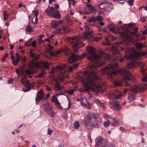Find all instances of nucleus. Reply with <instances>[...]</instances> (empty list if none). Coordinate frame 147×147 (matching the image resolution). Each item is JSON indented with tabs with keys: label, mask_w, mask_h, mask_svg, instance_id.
Wrapping results in <instances>:
<instances>
[{
	"label": "nucleus",
	"mask_w": 147,
	"mask_h": 147,
	"mask_svg": "<svg viewBox=\"0 0 147 147\" xmlns=\"http://www.w3.org/2000/svg\"><path fill=\"white\" fill-rule=\"evenodd\" d=\"M86 50L89 55L88 59L94 64L88 66V70L84 72L83 74L84 78L82 79V82L88 92L91 90L93 92H98L101 90V87L96 83L99 78L95 70L99 66L105 64V62L100 63L102 58L108 59L110 56L102 51L100 52V55H96L95 49L92 47H88Z\"/></svg>",
	"instance_id": "nucleus-1"
},
{
	"label": "nucleus",
	"mask_w": 147,
	"mask_h": 147,
	"mask_svg": "<svg viewBox=\"0 0 147 147\" xmlns=\"http://www.w3.org/2000/svg\"><path fill=\"white\" fill-rule=\"evenodd\" d=\"M117 66L118 64L117 63L110 64L108 66L102 69L100 73L102 75L108 74L110 76L113 75H115L117 73H119L123 76L122 81L125 82L126 86L130 85L128 81L131 80L133 82L136 81L135 79L129 71L125 69H117Z\"/></svg>",
	"instance_id": "nucleus-2"
},
{
	"label": "nucleus",
	"mask_w": 147,
	"mask_h": 147,
	"mask_svg": "<svg viewBox=\"0 0 147 147\" xmlns=\"http://www.w3.org/2000/svg\"><path fill=\"white\" fill-rule=\"evenodd\" d=\"M134 24L131 23L128 24H125L122 27L123 30L125 31L121 34V36L122 38L125 40L121 41L118 42L117 43L119 44H123L128 46L129 45L132 41V38L130 34V32L127 30L128 29L127 26L131 27L134 26Z\"/></svg>",
	"instance_id": "nucleus-3"
},
{
	"label": "nucleus",
	"mask_w": 147,
	"mask_h": 147,
	"mask_svg": "<svg viewBox=\"0 0 147 147\" xmlns=\"http://www.w3.org/2000/svg\"><path fill=\"white\" fill-rule=\"evenodd\" d=\"M84 125L85 127L90 130L91 127L98 128L99 127L100 122L98 120L97 117L93 114L90 113L86 118Z\"/></svg>",
	"instance_id": "nucleus-4"
},
{
	"label": "nucleus",
	"mask_w": 147,
	"mask_h": 147,
	"mask_svg": "<svg viewBox=\"0 0 147 147\" xmlns=\"http://www.w3.org/2000/svg\"><path fill=\"white\" fill-rule=\"evenodd\" d=\"M122 50V51L125 50L126 54L124 57L127 59H133V57L134 58H140L142 55L141 53L134 51L132 48H123Z\"/></svg>",
	"instance_id": "nucleus-5"
},
{
	"label": "nucleus",
	"mask_w": 147,
	"mask_h": 147,
	"mask_svg": "<svg viewBox=\"0 0 147 147\" xmlns=\"http://www.w3.org/2000/svg\"><path fill=\"white\" fill-rule=\"evenodd\" d=\"M67 67L65 64H63L61 66H57L56 68H52L51 73L52 74H54L59 75V73H60L61 77H59V78L61 81H63V78L65 76H63V72H65L64 70V69Z\"/></svg>",
	"instance_id": "nucleus-6"
},
{
	"label": "nucleus",
	"mask_w": 147,
	"mask_h": 147,
	"mask_svg": "<svg viewBox=\"0 0 147 147\" xmlns=\"http://www.w3.org/2000/svg\"><path fill=\"white\" fill-rule=\"evenodd\" d=\"M147 88V84L143 83L139 85H135L132 86L129 92L136 94L138 92L145 90Z\"/></svg>",
	"instance_id": "nucleus-7"
},
{
	"label": "nucleus",
	"mask_w": 147,
	"mask_h": 147,
	"mask_svg": "<svg viewBox=\"0 0 147 147\" xmlns=\"http://www.w3.org/2000/svg\"><path fill=\"white\" fill-rule=\"evenodd\" d=\"M81 39V38L78 37H73L71 38L70 40H75L74 42H71V43H73V47L75 52L77 51L79 47H82L84 45V44L78 41L79 40H80Z\"/></svg>",
	"instance_id": "nucleus-8"
},
{
	"label": "nucleus",
	"mask_w": 147,
	"mask_h": 147,
	"mask_svg": "<svg viewBox=\"0 0 147 147\" xmlns=\"http://www.w3.org/2000/svg\"><path fill=\"white\" fill-rule=\"evenodd\" d=\"M109 96L112 99L118 100L122 96V94L118 91L114 90L110 92Z\"/></svg>",
	"instance_id": "nucleus-9"
},
{
	"label": "nucleus",
	"mask_w": 147,
	"mask_h": 147,
	"mask_svg": "<svg viewBox=\"0 0 147 147\" xmlns=\"http://www.w3.org/2000/svg\"><path fill=\"white\" fill-rule=\"evenodd\" d=\"M86 53L82 54L80 56L76 55L73 54L72 56L70 57L68 59V61L70 63H72L76 60H79L83 58L86 55Z\"/></svg>",
	"instance_id": "nucleus-10"
},
{
	"label": "nucleus",
	"mask_w": 147,
	"mask_h": 147,
	"mask_svg": "<svg viewBox=\"0 0 147 147\" xmlns=\"http://www.w3.org/2000/svg\"><path fill=\"white\" fill-rule=\"evenodd\" d=\"M21 81L22 84L27 88L26 90H25L23 89V91L24 92H28L30 90L31 88H32V85L30 83L28 80H26L25 78H23L21 79Z\"/></svg>",
	"instance_id": "nucleus-11"
},
{
	"label": "nucleus",
	"mask_w": 147,
	"mask_h": 147,
	"mask_svg": "<svg viewBox=\"0 0 147 147\" xmlns=\"http://www.w3.org/2000/svg\"><path fill=\"white\" fill-rule=\"evenodd\" d=\"M45 111L51 117L53 118L55 115V113L49 105L46 104L45 105Z\"/></svg>",
	"instance_id": "nucleus-12"
},
{
	"label": "nucleus",
	"mask_w": 147,
	"mask_h": 147,
	"mask_svg": "<svg viewBox=\"0 0 147 147\" xmlns=\"http://www.w3.org/2000/svg\"><path fill=\"white\" fill-rule=\"evenodd\" d=\"M109 106L110 108L116 111H119L121 109V107L117 101H112L110 102Z\"/></svg>",
	"instance_id": "nucleus-13"
},
{
	"label": "nucleus",
	"mask_w": 147,
	"mask_h": 147,
	"mask_svg": "<svg viewBox=\"0 0 147 147\" xmlns=\"http://www.w3.org/2000/svg\"><path fill=\"white\" fill-rule=\"evenodd\" d=\"M51 14L54 18H60L61 16L59 12L57 11L55 8L53 7H51Z\"/></svg>",
	"instance_id": "nucleus-14"
},
{
	"label": "nucleus",
	"mask_w": 147,
	"mask_h": 147,
	"mask_svg": "<svg viewBox=\"0 0 147 147\" xmlns=\"http://www.w3.org/2000/svg\"><path fill=\"white\" fill-rule=\"evenodd\" d=\"M44 96L43 91L42 89H40L37 92V96L35 98L36 102H38L43 99Z\"/></svg>",
	"instance_id": "nucleus-15"
},
{
	"label": "nucleus",
	"mask_w": 147,
	"mask_h": 147,
	"mask_svg": "<svg viewBox=\"0 0 147 147\" xmlns=\"http://www.w3.org/2000/svg\"><path fill=\"white\" fill-rule=\"evenodd\" d=\"M40 65H43L47 69L49 68V63L47 61H42L40 63H38L36 64V66L37 67H40Z\"/></svg>",
	"instance_id": "nucleus-16"
},
{
	"label": "nucleus",
	"mask_w": 147,
	"mask_h": 147,
	"mask_svg": "<svg viewBox=\"0 0 147 147\" xmlns=\"http://www.w3.org/2000/svg\"><path fill=\"white\" fill-rule=\"evenodd\" d=\"M56 95L53 96V98L52 99V102H54L56 105H57L59 107H62L60 105V103L58 100L57 98L56 97Z\"/></svg>",
	"instance_id": "nucleus-17"
},
{
	"label": "nucleus",
	"mask_w": 147,
	"mask_h": 147,
	"mask_svg": "<svg viewBox=\"0 0 147 147\" xmlns=\"http://www.w3.org/2000/svg\"><path fill=\"white\" fill-rule=\"evenodd\" d=\"M103 140V138L101 136L98 137L95 140V145L96 146H98L101 144Z\"/></svg>",
	"instance_id": "nucleus-18"
},
{
	"label": "nucleus",
	"mask_w": 147,
	"mask_h": 147,
	"mask_svg": "<svg viewBox=\"0 0 147 147\" xmlns=\"http://www.w3.org/2000/svg\"><path fill=\"white\" fill-rule=\"evenodd\" d=\"M135 46L136 49H141L145 47L144 44L140 42H137L135 43Z\"/></svg>",
	"instance_id": "nucleus-19"
},
{
	"label": "nucleus",
	"mask_w": 147,
	"mask_h": 147,
	"mask_svg": "<svg viewBox=\"0 0 147 147\" xmlns=\"http://www.w3.org/2000/svg\"><path fill=\"white\" fill-rule=\"evenodd\" d=\"M146 70L144 69H142L141 71L143 75H145V76H144L143 78L142 79V82H147V74H146L145 73Z\"/></svg>",
	"instance_id": "nucleus-20"
},
{
	"label": "nucleus",
	"mask_w": 147,
	"mask_h": 147,
	"mask_svg": "<svg viewBox=\"0 0 147 147\" xmlns=\"http://www.w3.org/2000/svg\"><path fill=\"white\" fill-rule=\"evenodd\" d=\"M93 33L92 31H91L90 32H86L84 34V38L88 39L91 36V35Z\"/></svg>",
	"instance_id": "nucleus-21"
},
{
	"label": "nucleus",
	"mask_w": 147,
	"mask_h": 147,
	"mask_svg": "<svg viewBox=\"0 0 147 147\" xmlns=\"http://www.w3.org/2000/svg\"><path fill=\"white\" fill-rule=\"evenodd\" d=\"M78 66V64H76L73 65L71 66H70L69 67V70L70 71H72L74 69L77 68Z\"/></svg>",
	"instance_id": "nucleus-22"
},
{
	"label": "nucleus",
	"mask_w": 147,
	"mask_h": 147,
	"mask_svg": "<svg viewBox=\"0 0 147 147\" xmlns=\"http://www.w3.org/2000/svg\"><path fill=\"white\" fill-rule=\"evenodd\" d=\"M61 53V51L60 50H58L56 52L54 53L53 52H50V54L52 56H57L58 55H59Z\"/></svg>",
	"instance_id": "nucleus-23"
},
{
	"label": "nucleus",
	"mask_w": 147,
	"mask_h": 147,
	"mask_svg": "<svg viewBox=\"0 0 147 147\" xmlns=\"http://www.w3.org/2000/svg\"><path fill=\"white\" fill-rule=\"evenodd\" d=\"M122 82L121 80L117 81L114 82V85L115 86H121L122 85Z\"/></svg>",
	"instance_id": "nucleus-24"
},
{
	"label": "nucleus",
	"mask_w": 147,
	"mask_h": 147,
	"mask_svg": "<svg viewBox=\"0 0 147 147\" xmlns=\"http://www.w3.org/2000/svg\"><path fill=\"white\" fill-rule=\"evenodd\" d=\"M128 99L129 102H131L135 100V97L133 95H129L128 97Z\"/></svg>",
	"instance_id": "nucleus-25"
},
{
	"label": "nucleus",
	"mask_w": 147,
	"mask_h": 147,
	"mask_svg": "<svg viewBox=\"0 0 147 147\" xmlns=\"http://www.w3.org/2000/svg\"><path fill=\"white\" fill-rule=\"evenodd\" d=\"M112 119L113 121V122L111 123V125L113 126H116L117 125H119V123L116 120H115L113 118H112Z\"/></svg>",
	"instance_id": "nucleus-26"
},
{
	"label": "nucleus",
	"mask_w": 147,
	"mask_h": 147,
	"mask_svg": "<svg viewBox=\"0 0 147 147\" xmlns=\"http://www.w3.org/2000/svg\"><path fill=\"white\" fill-rule=\"evenodd\" d=\"M44 35H40V36L39 38L37 39L38 41L39 42V43H43L45 42V40L42 39V38L44 37Z\"/></svg>",
	"instance_id": "nucleus-27"
},
{
	"label": "nucleus",
	"mask_w": 147,
	"mask_h": 147,
	"mask_svg": "<svg viewBox=\"0 0 147 147\" xmlns=\"http://www.w3.org/2000/svg\"><path fill=\"white\" fill-rule=\"evenodd\" d=\"M108 26L110 31L113 32H114L115 29V27L113 24H111L109 25Z\"/></svg>",
	"instance_id": "nucleus-28"
},
{
	"label": "nucleus",
	"mask_w": 147,
	"mask_h": 147,
	"mask_svg": "<svg viewBox=\"0 0 147 147\" xmlns=\"http://www.w3.org/2000/svg\"><path fill=\"white\" fill-rule=\"evenodd\" d=\"M80 125L78 121H75L74 124V127L76 129H78Z\"/></svg>",
	"instance_id": "nucleus-29"
},
{
	"label": "nucleus",
	"mask_w": 147,
	"mask_h": 147,
	"mask_svg": "<svg viewBox=\"0 0 147 147\" xmlns=\"http://www.w3.org/2000/svg\"><path fill=\"white\" fill-rule=\"evenodd\" d=\"M96 17L94 16H92L91 18L88 20L89 23H90L91 22H94L96 21Z\"/></svg>",
	"instance_id": "nucleus-30"
},
{
	"label": "nucleus",
	"mask_w": 147,
	"mask_h": 147,
	"mask_svg": "<svg viewBox=\"0 0 147 147\" xmlns=\"http://www.w3.org/2000/svg\"><path fill=\"white\" fill-rule=\"evenodd\" d=\"M63 87H61L59 85H56L54 86V89L55 91H57L63 89Z\"/></svg>",
	"instance_id": "nucleus-31"
},
{
	"label": "nucleus",
	"mask_w": 147,
	"mask_h": 147,
	"mask_svg": "<svg viewBox=\"0 0 147 147\" xmlns=\"http://www.w3.org/2000/svg\"><path fill=\"white\" fill-rule=\"evenodd\" d=\"M20 61V59H17L16 58V59H14L12 61V63L14 65H17L19 62Z\"/></svg>",
	"instance_id": "nucleus-32"
},
{
	"label": "nucleus",
	"mask_w": 147,
	"mask_h": 147,
	"mask_svg": "<svg viewBox=\"0 0 147 147\" xmlns=\"http://www.w3.org/2000/svg\"><path fill=\"white\" fill-rule=\"evenodd\" d=\"M81 105L84 107L88 109H90L91 108L90 105L88 103V105L85 103H83L82 102H81Z\"/></svg>",
	"instance_id": "nucleus-33"
},
{
	"label": "nucleus",
	"mask_w": 147,
	"mask_h": 147,
	"mask_svg": "<svg viewBox=\"0 0 147 147\" xmlns=\"http://www.w3.org/2000/svg\"><path fill=\"white\" fill-rule=\"evenodd\" d=\"M138 28H135L134 30L131 33H130V36L131 35H134L136 34L138 32Z\"/></svg>",
	"instance_id": "nucleus-34"
},
{
	"label": "nucleus",
	"mask_w": 147,
	"mask_h": 147,
	"mask_svg": "<svg viewBox=\"0 0 147 147\" xmlns=\"http://www.w3.org/2000/svg\"><path fill=\"white\" fill-rule=\"evenodd\" d=\"M135 65L133 62L127 64V67L128 68L130 69L134 67Z\"/></svg>",
	"instance_id": "nucleus-35"
},
{
	"label": "nucleus",
	"mask_w": 147,
	"mask_h": 147,
	"mask_svg": "<svg viewBox=\"0 0 147 147\" xmlns=\"http://www.w3.org/2000/svg\"><path fill=\"white\" fill-rule=\"evenodd\" d=\"M49 9H47L45 10V12L47 14L51 16V7H49Z\"/></svg>",
	"instance_id": "nucleus-36"
},
{
	"label": "nucleus",
	"mask_w": 147,
	"mask_h": 147,
	"mask_svg": "<svg viewBox=\"0 0 147 147\" xmlns=\"http://www.w3.org/2000/svg\"><path fill=\"white\" fill-rule=\"evenodd\" d=\"M75 90L74 89H71L67 91V92L69 95H72L73 94Z\"/></svg>",
	"instance_id": "nucleus-37"
},
{
	"label": "nucleus",
	"mask_w": 147,
	"mask_h": 147,
	"mask_svg": "<svg viewBox=\"0 0 147 147\" xmlns=\"http://www.w3.org/2000/svg\"><path fill=\"white\" fill-rule=\"evenodd\" d=\"M3 19L5 21L9 17V15L6 13V11H5L3 13Z\"/></svg>",
	"instance_id": "nucleus-38"
},
{
	"label": "nucleus",
	"mask_w": 147,
	"mask_h": 147,
	"mask_svg": "<svg viewBox=\"0 0 147 147\" xmlns=\"http://www.w3.org/2000/svg\"><path fill=\"white\" fill-rule=\"evenodd\" d=\"M63 30L65 33L68 32L69 31L68 28L64 26H63Z\"/></svg>",
	"instance_id": "nucleus-39"
},
{
	"label": "nucleus",
	"mask_w": 147,
	"mask_h": 147,
	"mask_svg": "<svg viewBox=\"0 0 147 147\" xmlns=\"http://www.w3.org/2000/svg\"><path fill=\"white\" fill-rule=\"evenodd\" d=\"M46 71L44 69H43L42 70L41 73H40L38 76L39 77H43L44 75L45 74Z\"/></svg>",
	"instance_id": "nucleus-40"
},
{
	"label": "nucleus",
	"mask_w": 147,
	"mask_h": 147,
	"mask_svg": "<svg viewBox=\"0 0 147 147\" xmlns=\"http://www.w3.org/2000/svg\"><path fill=\"white\" fill-rule=\"evenodd\" d=\"M69 3V6L70 7L71 5H72L73 6L75 5L74 0H67Z\"/></svg>",
	"instance_id": "nucleus-41"
},
{
	"label": "nucleus",
	"mask_w": 147,
	"mask_h": 147,
	"mask_svg": "<svg viewBox=\"0 0 147 147\" xmlns=\"http://www.w3.org/2000/svg\"><path fill=\"white\" fill-rule=\"evenodd\" d=\"M89 10L90 13H92L93 12L96 13V9L94 7H91L90 8H89Z\"/></svg>",
	"instance_id": "nucleus-42"
},
{
	"label": "nucleus",
	"mask_w": 147,
	"mask_h": 147,
	"mask_svg": "<svg viewBox=\"0 0 147 147\" xmlns=\"http://www.w3.org/2000/svg\"><path fill=\"white\" fill-rule=\"evenodd\" d=\"M110 124V122L109 121H105L103 123V125L105 127H107Z\"/></svg>",
	"instance_id": "nucleus-43"
},
{
	"label": "nucleus",
	"mask_w": 147,
	"mask_h": 147,
	"mask_svg": "<svg viewBox=\"0 0 147 147\" xmlns=\"http://www.w3.org/2000/svg\"><path fill=\"white\" fill-rule=\"evenodd\" d=\"M61 29L60 28H59L57 29L54 32L55 34H60L61 31Z\"/></svg>",
	"instance_id": "nucleus-44"
},
{
	"label": "nucleus",
	"mask_w": 147,
	"mask_h": 147,
	"mask_svg": "<svg viewBox=\"0 0 147 147\" xmlns=\"http://www.w3.org/2000/svg\"><path fill=\"white\" fill-rule=\"evenodd\" d=\"M134 0H129L127 1V4L130 6L134 4Z\"/></svg>",
	"instance_id": "nucleus-45"
},
{
	"label": "nucleus",
	"mask_w": 147,
	"mask_h": 147,
	"mask_svg": "<svg viewBox=\"0 0 147 147\" xmlns=\"http://www.w3.org/2000/svg\"><path fill=\"white\" fill-rule=\"evenodd\" d=\"M26 29L27 31L28 32H32V27L30 26H28Z\"/></svg>",
	"instance_id": "nucleus-46"
},
{
	"label": "nucleus",
	"mask_w": 147,
	"mask_h": 147,
	"mask_svg": "<svg viewBox=\"0 0 147 147\" xmlns=\"http://www.w3.org/2000/svg\"><path fill=\"white\" fill-rule=\"evenodd\" d=\"M96 18V21H101L103 20L102 18L100 16H98Z\"/></svg>",
	"instance_id": "nucleus-47"
},
{
	"label": "nucleus",
	"mask_w": 147,
	"mask_h": 147,
	"mask_svg": "<svg viewBox=\"0 0 147 147\" xmlns=\"http://www.w3.org/2000/svg\"><path fill=\"white\" fill-rule=\"evenodd\" d=\"M102 38V37H95L93 39V40L95 41H97L99 40H100Z\"/></svg>",
	"instance_id": "nucleus-48"
},
{
	"label": "nucleus",
	"mask_w": 147,
	"mask_h": 147,
	"mask_svg": "<svg viewBox=\"0 0 147 147\" xmlns=\"http://www.w3.org/2000/svg\"><path fill=\"white\" fill-rule=\"evenodd\" d=\"M25 73L28 75H29L30 74H33V73L32 71H30L28 70H26L25 71Z\"/></svg>",
	"instance_id": "nucleus-49"
},
{
	"label": "nucleus",
	"mask_w": 147,
	"mask_h": 147,
	"mask_svg": "<svg viewBox=\"0 0 147 147\" xmlns=\"http://www.w3.org/2000/svg\"><path fill=\"white\" fill-rule=\"evenodd\" d=\"M140 20L141 22H144L146 20V19L145 17H141L140 18Z\"/></svg>",
	"instance_id": "nucleus-50"
},
{
	"label": "nucleus",
	"mask_w": 147,
	"mask_h": 147,
	"mask_svg": "<svg viewBox=\"0 0 147 147\" xmlns=\"http://www.w3.org/2000/svg\"><path fill=\"white\" fill-rule=\"evenodd\" d=\"M59 26V24L57 22H56L53 25L52 27L53 28H56Z\"/></svg>",
	"instance_id": "nucleus-51"
},
{
	"label": "nucleus",
	"mask_w": 147,
	"mask_h": 147,
	"mask_svg": "<svg viewBox=\"0 0 147 147\" xmlns=\"http://www.w3.org/2000/svg\"><path fill=\"white\" fill-rule=\"evenodd\" d=\"M36 40H34L33 42H32L31 45L33 47H34L36 46Z\"/></svg>",
	"instance_id": "nucleus-52"
},
{
	"label": "nucleus",
	"mask_w": 147,
	"mask_h": 147,
	"mask_svg": "<svg viewBox=\"0 0 147 147\" xmlns=\"http://www.w3.org/2000/svg\"><path fill=\"white\" fill-rule=\"evenodd\" d=\"M94 102L96 104H97L98 105L100 104V103L101 102L99 100L96 99H95L94 101Z\"/></svg>",
	"instance_id": "nucleus-53"
},
{
	"label": "nucleus",
	"mask_w": 147,
	"mask_h": 147,
	"mask_svg": "<svg viewBox=\"0 0 147 147\" xmlns=\"http://www.w3.org/2000/svg\"><path fill=\"white\" fill-rule=\"evenodd\" d=\"M98 105L102 108H105V107L104 104L103 103L100 102Z\"/></svg>",
	"instance_id": "nucleus-54"
},
{
	"label": "nucleus",
	"mask_w": 147,
	"mask_h": 147,
	"mask_svg": "<svg viewBox=\"0 0 147 147\" xmlns=\"http://www.w3.org/2000/svg\"><path fill=\"white\" fill-rule=\"evenodd\" d=\"M53 130L49 128L48 129V133L49 135H50L53 132Z\"/></svg>",
	"instance_id": "nucleus-55"
},
{
	"label": "nucleus",
	"mask_w": 147,
	"mask_h": 147,
	"mask_svg": "<svg viewBox=\"0 0 147 147\" xmlns=\"http://www.w3.org/2000/svg\"><path fill=\"white\" fill-rule=\"evenodd\" d=\"M97 11L98 13V15L103 14H104V12L101 11V10H98Z\"/></svg>",
	"instance_id": "nucleus-56"
},
{
	"label": "nucleus",
	"mask_w": 147,
	"mask_h": 147,
	"mask_svg": "<svg viewBox=\"0 0 147 147\" xmlns=\"http://www.w3.org/2000/svg\"><path fill=\"white\" fill-rule=\"evenodd\" d=\"M105 118L106 120H108L109 118H110L112 119V118L110 117L109 115H106L105 116Z\"/></svg>",
	"instance_id": "nucleus-57"
},
{
	"label": "nucleus",
	"mask_w": 147,
	"mask_h": 147,
	"mask_svg": "<svg viewBox=\"0 0 147 147\" xmlns=\"http://www.w3.org/2000/svg\"><path fill=\"white\" fill-rule=\"evenodd\" d=\"M16 73L18 74V75L19 76L20 75L19 70L17 68L16 69Z\"/></svg>",
	"instance_id": "nucleus-58"
},
{
	"label": "nucleus",
	"mask_w": 147,
	"mask_h": 147,
	"mask_svg": "<svg viewBox=\"0 0 147 147\" xmlns=\"http://www.w3.org/2000/svg\"><path fill=\"white\" fill-rule=\"evenodd\" d=\"M38 11H35V12L34 13V17H37V16H38Z\"/></svg>",
	"instance_id": "nucleus-59"
},
{
	"label": "nucleus",
	"mask_w": 147,
	"mask_h": 147,
	"mask_svg": "<svg viewBox=\"0 0 147 147\" xmlns=\"http://www.w3.org/2000/svg\"><path fill=\"white\" fill-rule=\"evenodd\" d=\"M40 57V55L39 54L35 55V57L36 59H38Z\"/></svg>",
	"instance_id": "nucleus-60"
},
{
	"label": "nucleus",
	"mask_w": 147,
	"mask_h": 147,
	"mask_svg": "<svg viewBox=\"0 0 147 147\" xmlns=\"http://www.w3.org/2000/svg\"><path fill=\"white\" fill-rule=\"evenodd\" d=\"M13 80L12 78H10L9 80L7 81V82L9 83H11L12 82Z\"/></svg>",
	"instance_id": "nucleus-61"
},
{
	"label": "nucleus",
	"mask_w": 147,
	"mask_h": 147,
	"mask_svg": "<svg viewBox=\"0 0 147 147\" xmlns=\"http://www.w3.org/2000/svg\"><path fill=\"white\" fill-rule=\"evenodd\" d=\"M128 90V89H125V90H124V91L123 92V93L124 94H126V93L127 92V91Z\"/></svg>",
	"instance_id": "nucleus-62"
},
{
	"label": "nucleus",
	"mask_w": 147,
	"mask_h": 147,
	"mask_svg": "<svg viewBox=\"0 0 147 147\" xmlns=\"http://www.w3.org/2000/svg\"><path fill=\"white\" fill-rule=\"evenodd\" d=\"M62 116L65 119H67V115L66 114H64Z\"/></svg>",
	"instance_id": "nucleus-63"
},
{
	"label": "nucleus",
	"mask_w": 147,
	"mask_h": 147,
	"mask_svg": "<svg viewBox=\"0 0 147 147\" xmlns=\"http://www.w3.org/2000/svg\"><path fill=\"white\" fill-rule=\"evenodd\" d=\"M16 58H17V59H20V56L19 55V54H18L17 53H16Z\"/></svg>",
	"instance_id": "nucleus-64"
}]
</instances>
